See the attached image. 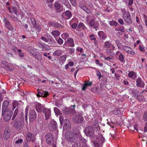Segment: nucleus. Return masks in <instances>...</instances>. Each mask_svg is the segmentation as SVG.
Instances as JSON below:
<instances>
[{
  "label": "nucleus",
  "instance_id": "nucleus-5",
  "mask_svg": "<svg viewBox=\"0 0 147 147\" xmlns=\"http://www.w3.org/2000/svg\"><path fill=\"white\" fill-rule=\"evenodd\" d=\"M65 137L66 140L71 142H73L75 141L74 134L70 131H67L65 134Z\"/></svg>",
  "mask_w": 147,
  "mask_h": 147
},
{
  "label": "nucleus",
  "instance_id": "nucleus-26",
  "mask_svg": "<svg viewBox=\"0 0 147 147\" xmlns=\"http://www.w3.org/2000/svg\"><path fill=\"white\" fill-rule=\"evenodd\" d=\"M48 45L49 46L53 47L55 45L56 42L54 40L51 38L49 39Z\"/></svg>",
  "mask_w": 147,
  "mask_h": 147
},
{
  "label": "nucleus",
  "instance_id": "nucleus-18",
  "mask_svg": "<svg viewBox=\"0 0 147 147\" xmlns=\"http://www.w3.org/2000/svg\"><path fill=\"white\" fill-rule=\"evenodd\" d=\"M43 112L45 113V119L48 120L51 116V111L50 110L46 108Z\"/></svg>",
  "mask_w": 147,
  "mask_h": 147
},
{
  "label": "nucleus",
  "instance_id": "nucleus-43",
  "mask_svg": "<svg viewBox=\"0 0 147 147\" xmlns=\"http://www.w3.org/2000/svg\"><path fill=\"white\" fill-rule=\"evenodd\" d=\"M62 38L66 40L69 37V34L67 33H63L61 35Z\"/></svg>",
  "mask_w": 147,
  "mask_h": 147
},
{
  "label": "nucleus",
  "instance_id": "nucleus-63",
  "mask_svg": "<svg viewBox=\"0 0 147 147\" xmlns=\"http://www.w3.org/2000/svg\"><path fill=\"white\" fill-rule=\"evenodd\" d=\"M55 22L51 21H49L48 22V24L50 26L54 27Z\"/></svg>",
  "mask_w": 147,
  "mask_h": 147
},
{
  "label": "nucleus",
  "instance_id": "nucleus-1",
  "mask_svg": "<svg viewBox=\"0 0 147 147\" xmlns=\"http://www.w3.org/2000/svg\"><path fill=\"white\" fill-rule=\"evenodd\" d=\"M105 141V139L102 135L101 134H99L93 142L95 147H101Z\"/></svg>",
  "mask_w": 147,
  "mask_h": 147
},
{
  "label": "nucleus",
  "instance_id": "nucleus-29",
  "mask_svg": "<svg viewBox=\"0 0 147 147\" xmlns=\"http://www.w3.org/2000/svg\"><path fill=\"white\" fill-rule=\"evenodd\" d=\"M64 13L67 19H69L72 16V13L69 10L66 11Z\"/></svg>",
  "mask_w": 147,
  "mask_h": 147
},
{
  "label": "nucleus",
  "instance_id": "nucleus-11",
  "mask_svg": "<svg viewBox=\"0 0 147 147\" xmlns=\"http://www.w3.org/2000/svg\"><path fill=\"white\" fill-rule=\"evenodd\" d=\"M35 106L36 111L39 113L43 112L46 109L44 107V105L38 102L36 103Z\"/></svg>",
  "mask_w": 147,
  "mask_h": 147
},
{
  "label": "nucleus",
  "instance_id": "nucleus-50",
  "mask_svg": "<svg viewBox=\"0 0 147 147\" xmlns=\"http://www.w3.org/2000/svg\"><path fill=\"white\" fill-rule=\"evenodd\" d=\"M59 119L60 124L61 125H62L63 124L64 120L63 117L62 116H60L59 117Z\"/></svg>",
  "mask_w": 147,
  "mask_h": 147
},
{
  "label": "nucleus",
  "instance_id": "nucleus-59",
  "mask_svg": "<svg viewBox=\"0 0 147 147\" xmlns=\"http://www.w3.org/2000/svg\"><path fill=\"white\" fill-rule=\"evenodd\" d=\"M75 49L74 48L70 49L69 50V53L70 54H74Z\"/></svg>",
  "mask_w": 147,
  "mask_h": 147
},
{
  "label": "nucleus",
  "instance_id": "nucleus-44",
  "mask_svg": "<svg viewBox=\"0 0 147 147\" xmlns=\"http://www.w3.org/2000/svg\"><path fill=\"white\" fill-rule=\"evenodd\" d=\"M89 24L90 27H92L94 26L95 24V21L93 19H91L90 21Z\"/></svg>",
  "mask_w": 147,
  "mask_h": 147
},
{
  "label": "nucleus",
  "instance_id": "nucleus-31",
  "mask_svg": "<svg viewBox=\"0 0 147 147\" xmlns=\"http://www.w3.org/2000/svg\"><path fill=\"white\" fill-rule=\"evenodd\" d=\"M78 134V139L80 142H81L82 143H85L86 142V139H84L83 137L81 136L80 134H79V132Z\"/></svg>",
  "mask_w": 147,
  "mask_h": 147
},
{
  "label": "nucleus",
  "instance_id": "nucleus-49",
  "mask_svg": "<svg viewBox=\"0 0 147 147\" xmlns=\"http://www.w3.org/2000/svg\"><path fill=\"white\" fill-rule=\"evenodd\" d=\"M143 119L144 121H147V111H145L144 114Z\"/></svg>",
  "mask_w": 147,
  "mask_h": 147
},
{
  "label": "nucleus",
  "instance_id": "nucleus-41",
  "mask_svg": "<svg viewBox=\"0 0 147 147\" xmlns=\"http://www.w3.org/2000/svg\"><path fill=\"white\" fill-rule=\"evenodd\" d=\"M55 8L57 10L61 8V5L58 2H56L54 4Z\"/></svg>",
  "mask_w": 147,
  "mask_h": 147
},
{
  "label": "nucleus",
  "instance_id": "nucleus-19",
  "mask_svg": "<svg viewBox=\"0 0 147 147\" xmlns=\"http://www.w3.org/2000/svg\"><path fill=\"white\" fill-rule=\"evenodd\" d=\"M65 43L68 46L73 47L74 46L73 39L71 38H69L66 41Z\"/></svg>",
  "mask_w": 147,
  "mask_h": 147
},
{
  "label": "nucleus",
  "instance_id": "nucleus-30",
  "mask_svg": "<svg viewBox=\"0 0 147 147\" xmlns=\"http://www.w3.org/2000/svg\"><path fill=\"white\" fill-rule=\"evenodd\" d=\"M51 34L54 36V37L55 38L56 40H57L56 38L59 36L60 34V32L57 30L52 31L51 32Z\"/></svg>",
  "mask_w": 147,
  "mask_h": 147
},
{
  "label": "nucleus",
  "instance_id": "nucleus-22",
  "mask_svg": "<svg viewBox=\"0 0 147 147\" xmlns=\"http://www.w3.org/2000/svg\"><path fill=\"white\" fill-rule=\"evenodd\" d=\"M92 125L93 126V128H94L95 130L97 131H99L100 130V128L97 120H94L93 122Z\"/></svg>",
  "mask_w": 147,
  "mask_h": 147
},
{
  "label": "nucleus",
  "instance_id": "nucleus-45",
  "mask_svg": "<svg viewBox=\"0 0 147 147\" xmlns=\"http://www.w3.org/2000/svg\"><path fill=\"white\" fill-rule=\"evenodd\" d=\"M134 75V79H135V78H136V74L134 73L133 72H131L129 73L128 74V76L129 77L132 78V79H133V77Z\"/></svg>",
  "mask_w": 147,
  "mask_h": 147
},
{
  "label": "nucleus",
  "instance_id": "nucleus-42",
  "mask_svg": "<svg viewBox=\"0 0 147 147\" xmlns=\"http://www.w3.org/2000/svg\"><path fill=\"white\" fill-rule=\"evenodd\" d=\"M82 145L78 141H76L74 143V147H82Z\"/></svg>",
  "mask_w": 147,
  "mask_h": 147
},
{
  "label": "nucleus",
  "instance_id": "nucleus-4",
  "mask_svg": "<svg viewBox=\"0 0 147 147\" xmlns=\"http://www.w3.org/2000/svg\"><path fill=\"white\" fill-rule=\"evenodd\" d=\"M85 133L89 137H93L94 133L93 126L92 125H90L87 127L85 129Z\"/></svg>",
  "mask_w": 147,
  "mask_h": 147
},
{
  "label": "nucleus",
  "instance_id": "nucleus-37",
  "mask_svg": "<svg viewBox=\"0 0 147 147\" xmlns=\"http://www.w3.org/2000/svg\"><path fill=\"white\" fill-rule=\"evenodd\" d=\"M55 24L54 27L55 28L60 29L64 27V26H62L61 24L57 23L56 22L55 23Z\"/></svg>",
  "mask_w": 147,
  "mask_h": 147
},
{
  "label": "nucleus",
  "instance_id": "nucleus-56",
  "mask_svg": "<svg viewBox=\"0 0 147 147\" xmlns=\"http://www.w3.org/2000/svg\"><path fill=\"white\" fill-rule=\"evenodd\" d=\"M57 42L59 45H62L63 43V40L61 38H59L57 41Z\"/></svg>",
  "mask_w": 147,
  "mask_h": 147
},
{
  "label": "nucleus",
  "instance_id": "nucleus-32",
  "mask_svg": "<svg viewBox=\"0 0 147 147\" xmlns=\"http://www.w3.org/2000/svg\"><path fill=\"white\" fill-rule=\"evenodd\" d=\"M112 113L115 115H119L120 113V111L119 109L117 108H115V109L112 111Z\"/></svg>",
  "mask_w": 147,
  "mask_h": 147
},
{
  "label": "nucleus",
  "instance_id": "nucleus-12",
  "mask_svg": "<svg viewBox=\"0 0 147 147\" xmlns=\"http://www.w3.org/2000/svg\"><path fill=\"white\" fill-rule=\"evenodd\" d=\"M75 107V105H71L70 107V108L69 109H66L63 110V113L66 115H70L74 112V108Z\"/></svg>",
  "mask_w": 147,
  "mask_h": 147
},
{
  "label": "nucleus",
  "instance_id": "nucleus-51",
  "mask_svg": "<svg viewBox=\"0 0 147 147\" xmlns=\"http://www.w3.org/2000/svg\"><path fill=\"white\" fill-rule=\"evenodd\" d=\"M105 51L106 52L109 54L111 56H112L114 55L112 53L111 50L110 49L107 48V49Z\"/></svg>",
  "mask_w": 147,
  "mask_h": 147
},
{
  "label": "nucleus",
  "instance_id": "nucleus-33",
  "mask_svg": "<svg viewBox=\"0 0 147 147\" xmlns=\"http://www.w3.org/2000/svg\"><path fill=\"white\" fill-rule=\"evenodd\" d=\"M111 45L109 41H107L104 42L103 47L105 48H109Z\"/></svg>",
  "mask_w": 147,
  "mask_h": 147
},
{
  "label": "nucleus",
  "instance_id": "nucleus-47",
  "mask_svg": "<svg viewBox=\"0 0 147 147\" xmlns=\"http://www.w3.org/2000/svg\"><path fill=\"white\" fill-rule=\"evenodd\" d=\"M54 111L56 115H60L61 114V112L58 109L57 107H55L54 109Z\"/></svg>",
  "mask_w": 147,
  "mask_h": 147
},
{
  "label": "nucleus",
  "instance_id": "nucleus-57",
  "mask_svg": "<svg viewBox=\"0 0 147 147\" xmlns=\"http://www.w3.org/2000/svg\"><path fill=\"white\" fill-rule=\"evenodd\" d=\"M55 105L57 107H60L61 106L62 103L61 102H56L55 103Z\"/></svg>",
  "mask_w": 147,
  "mask_h": 147
},
{
  "label": "nucleus",
  "instance_id": "nucleus-15",
  "mask_svg": "<svg viewBox=\"0 0 147 147\" xmlns=\"http://www.w3.org/2000/svg\"><path fill=\"white\" fill-rule=\"evenodd\" d=\"M63 128L66 129H69L71 128V124L69 120L67 119H65L64 120Z\"/></svg>",
  "mask_w": 147,
  "mask_h": 147
},
{
  "label": "nucleus",
  "instance_id": "nucleus-48",
  "mask_svg": "<svg viewBox=\"0 0 147 147\" xmlns=\"http://www.w3.org/2000/svg\"><path fill=\"white\" fill-rule=\"evenodd\" d=\"M109 24L111 26L114 25L115 26H117L118 24L117 22L113 20L110 21Z\"/></svg>",
  "mask_w": 147,
  "mask_h": 147
},
{
  "label": "nucleus",
  "instance_id": "nucleus-35",
  "mask_svg": "<svg viewBox=\"0 0 147 147\" xmlns=\"http://www.w3.org/2000/svg\"><path fill=\"white\" fill-rule=\"evenodd\" d=\"M62 54L61 51L60 50H57L55 51L53 53V55L55 56H59Z\"/></svg>",
  "mask_w": 147,
  "mask_h": 147
},
{
  "label": "nucleus",
  "instance_id": "nucleus-9",
  "mask_svg": "<svg viewBox=\"0 0 147 147\" xmlns=\"http://www.w3.org/2000/svg\"><path fill=\"white\" fill-rule=\"evenodd\" d=\"M33 27L38 32L40 30V25L38 23H36L35 19L34 18H30Z\"/></svg>",
  "mask_w": 147,
  "mask_h": 147
},
{
  "label": "nucleus",
  "instance_id": "nucleus-6",
  "mask_svg": "<svg viewBox=\"0 0 147 147\" xmlns=\"http://www.w3.org/2000/svg\"><path fill=\"white\" fill-rule=\"evenodd\" d=\"M84 120L83 117L79 115L74 116L72 118L73 122L77 124L82 123Z\"/></svg>",
  "mask_w": 147,
  "mask_h": 147
},
{
  "label": "nucleus",
  "instance_id": "nucleus-24",
  "mask_svg": "<svg viewBox=\"0 0 147 147\" xmlns=\"http://www.w3.org/2000/svg\"><path fill=\"white\" fill-rule=\"evenodd\" d=\"M38 46L40 48L42 49V51H46L48 49L47 48V45L45 44L42 42H39L38 43Z\"/></svg>",
  "mask_w": 147,
  "mask_h": 147
},
{
  "label": "nucleus",
  "instance_id": "nucleus-16",
  "mask_svg": "<svg viewBox=\"0 0 147 147\" xmlns=\"http://www.w3.org/2000/svg\"><path fill=\"white\" fill-rule=\"evenodd\" d=\"M10 130L9 128H6L5 129L3 135V138L5 140L9 139L10 135Z\"/></svg>",
  "mask_w": 147,
  "mask_h": 147
},
{
  "label": "nucleus",
  "instance_id": "nucleus-17",
  "mask_svg": "<svg viewBox=\"0 0 147 147\" xmlns=\"http://www.w3.org/2000/svg\"><path fill=\"white\" fill-rule=\"evenodd\" d=\"M49 93L48 92L44 91L42 90H39L38 91V94L37 96H41L43 97H46L48 95Z\"/></svg>",
  "mask_w": 147,
  "mask_h": 147
},
{
  "label": "nucleus",
  "instance_id": "nucleus-53",
  "mask_svg": "<svg viewBox=\"0 0 147 147\" xmlns=\"http://www.w3.org/2000/svg\"><path fill=\"white\" fill-rule=\"evenodd\" d=\"M103 57L105 60H108L109 61H111L113 60V59L110 57H106L105 56H104Z\"/></svg>",
  "mask_w": 147,
  "mask_h": 147
},
{
  "label": "nucleus",
  "instance_id": "nucleus-3",
  "mask_svg": "<svg viewBox=\"0 0 147 147\" xmlns=\"http://www.w3.org/2000/svg\"><path fill=\"white\" fill-rule=\"evenodd\" d=\"M123 18L125 21L128 24L131 25L132 24V20L130 13L125 12L123 15Z\"/></svg>",
  "mask_w": 147,
  "mask_h": 147
},
{
  "label": "nucleus",
  "instance_id": "nucleus-34",
  "mask_svg": "<svg viewBox=\"0 0 147 147\" xmlns=\"http://www.w3.org/2000/svg\"><path fill=\"white\" fill-rule=\"evenodd\" d=\"M13 108V109L17 107V108H20V105H19L18 102H13L12 103Z\"/></svg>",
  "mask_w": 147,
  "mask_h": 147
},
{
  "label": "nucleus",
  "instance_id": "nucleus-52",
  "mask_svg": "<svg viewBox=\"0 0 147 147\" xmlns=\"http://www.w3.org/2000/svg\"><path fill=\"white\" fill-rule=\"evenodd\" d=\"M79 6L81 8L83 9L84 11L86 7L85 5L83 3H80Z\"/></svg>",
  "mask_w": 147,
  "mask_h": 147
},
{
  "label": "nucleus",
  "instance_id": "nucleus-64",
  "mask_svg": "<svg viewBox=\"0 0 147 147\" xmlns=\"http://www.w3.org/2000/svg\"><path fill=\"white\" fill-rule=\"evenodd\" d=\"M96 75L97 76H98V79H100L101 77H102V76L101 75L100 72L99 71H97L96 72Z\"/></svg>",
  "mask_w": 147,
  "mask_h": 147
},
{
  "label": "nucleus",
  "instance_id": "nucleus-54",
  "mask_svg": "<svg viewBox=\"0 0 147 147\" xmlns=\"http://www.w3.org/2000/svg\"><path fill=\"white\" fill-rule=\"evenodd\" d=\"M28 109H27V108H26V110L25 111V118L26 121H27L28 120Z\"/></svg>",
  "mask_w": 147,
  "mask_h": 147
},
{
  "label": "nucleus",
  "instance_id": "nucleus-10",
  "mask_svg": "<svg viewBox=\"0 0 147 147\" xmlns=\"http://www.w3.org/2000/svg\"><path fill=\"white\" fill-rule=\"evenodd\" d=\"M37 117V114L36 112L33 110H30L29 112V117L30 121H34Z\"/></svg>",
  "mask_w": 147,
  "mask_h": 147
},
{
  "label": "nucleus",
  "instance_id": "nucleus-28",
  "mask_svg": "<svg viewBox=\"0 0 147 147\" xmlns=\"http://www.w3.org/2000/svg\"><path fill=\"white\" fill-rule=\"evenodd\" d=\"M90 37V40H94V44L95 46H97L98 45V41L96 39L95 37L93 38H91L92 37H94V34H91L89 36Z\"/></svg>",
  "mask_w": 147,
  "mask_h": 147
},
{
  "label": "nucleus",
  "instance_id": "nucleus-39",
  "mask_svg": "<svg viewBox=\"0 0 147 147\" xmlns=\"http://www.w3.org/2000/svg\"><path fill=\"white\" fill-rule=\"evenodd\" d=\"M36 49L34 48H31L30 50H28V52L31 54L33 56L35 55Z\"/></svg>",
  "mask_w": 147,
  "mask_h": 147
},
{
  "label": "nucleus",
  "instance_id": "nucleus-60",
  "mask_svg": "<svg viewBox=\"0 0 147 147\" xmlns=\"http://www.w3.org/2000/svg\"><path fill=\"white\" fill-rule=\"evenodd\" d=\"M41 39L45 42H47L48 41L49 39H47L45 37L42 36L41 37Z\"/></svg>",
  "mask_w": 147,
  "mask_h": 147
},
{
  "label": "nucleus",
  "instance_id": "nucleus-2",
  "mask_svg": "<svg viewBox=\"0 0 147 147\" xmlns=\"http://www.w3.org/2000/svg\"><path fill=\"white\" fill-rule=\"evenodd\" d=\"M13 113L11 109H6L2 111V115L3 116L4 120L6 121H8L11 119Z\"/></svg>",
  "mask_w": 147,
  "mask_h": 147
},
{
  "label": "nucleus",
  "instance_id": "nucleus-8",
  "mask_svg": "<svg viewBox=\"0 0 147 147\" xmlns=\"http://www.w3.org/2000/svg\"><path fill=\"white\" fill-rule=\"evenodd\" d=\"M46 140L47 143L49 145L53 144L54 143L53 135L50 133H48L46 136Z\"/></svg>",
  "mask_w": 147,
  "mask_h": 147
},
{
  "label": "nucleus",
  "instance_id": "nucleus-40",
  "mask_svg": "<svg viewBox=\"0 0 147 147\" xmlns=\"http://www.w3.org/2000/svg\"><path fill=\"white\" fill-rule=\"evenodd\" d=\"M34 57L36 59L39 61H40L42 58V56H41L40 53H39L38 54H36Z\"/></svg>",
  "mask_w": 147,
  "mask_h": 147
},
{
  "label": "nucleus",
  "instance_id": "nucleus-61",
  "mask_svg": "<svg viewBox=\"0 0 147 147\" xmlns=\"http://www.w3.org/2000/svg\"><path fill=\"white\" fill-rule=\"evenodd\" d=\"M71 4L74 6H76V0H69Z\"/></svg>",
  "mask_w": 147,
  "mask_h": 147
},
{
  "label": "nucleus",
  "instance_id": "nucleus-20",
  "mask_svg": "<svg viewBox=\"0 0 147 147\" xmlns=\"http://www.w3.org/2000/svg\"><path fill=\"white\" fill-rule=\"evenodd\" d=\"M136 85L140 87H143L144 86V84L143 81L142 80L141 78H138L136 81Z\"/></svg>",
  "mask_w": 147,
  "mask_h": 147
},
{
  "label": "nucleus",
  "instance_id": "nucleus-58",
  "mask_svg": "<svg viewBox=\"0 0 147 147\" xmlns=\"http://www.w3.org/2000/svg\"><path fill=\"white\" fill-rule=\"evenodd\" d=\"M13 51H14L15 52H21L22 51V50L20 49H18L16 47H14L13 49Z\"/></svg>",
  "mask_w": 147,
  "mask_h": 147
},
{
  "label": "nucleus",
  "instance_id": "nucleus-46",
  "mask_svg": "<svg viewBox=\"0 0 147 147\" xmlns=\"http://www.w3.org/2000/svg\"><path fill=\"white\" fill-rule=\"evenodd\" d=\"M17 119L18 118L19 119V120H20V121L22 122V121H24V116L23 114H21L20 115L19 117L18 116L17 117H16V119Z\"/></svg>",
  "mask_w": 147,
  "mask_h": 147
},
{
  "label": "nucleus",
  "instance_id": "nucleus-14",
  "mask_svg": "<svg viewBox=\"0 0 147 147\" xmlns=\"http://www.w3.org/2000/svg\"><path fill=\"white\" fill-rule=\"evenodd\" d=\"M26 140L27 142L32 141L34 142L35 140V138L33 134H32L31 133L29 132L26 135Z\"/></svg>",
  "mask_w": 147,
  "mask_h": 147
},
{
  "label": "nucleus",
  "instance_id": "nucleus-38",
  "mask_svg": "<svg viewBox=\"0 0 147 147\" xmlns=\"http://www.w3.org/2000/svg\"><path fill=\"white\" fill-rule=\"evenodd\" d=\"M125 28L123 26H120V27L118 28L116 30V31H120L121 32H124Z\"/></svg>",
  "mask_w": 147,
  "mask_h": 147
},
{
  "label": "nucleus",
  "instance_id": "nucleus-23",
  "mask_svg": "<svg viewBox=\"0 0 147 147\" xmlns=\"http://www.w3.org/2000/svg\"><path fill=\"white\" fill-rule=\"evenodd\" d=\"M123 49L126 52L130 54H131L132 55H134L135 54V53L133 51L132 49L127 46L124 47H123Z\"/></svg>",
  "mask_w": 147,
  "mask_h": 147
},
{
  "label": "nucleus",
  "instance_id": "nucleus-27",
  "mask_svg": "<svg viewBox=\"0 0 147 147\" xmlns=\"http://www.w3.org/2000/svg\"><path fill=\"white\" fill-rule=\"evenodd\" d=\"M92 84V82H88L86 83H84L82 88V90H85L87 86H91Z\"/></svg>",
  "mask_w": 147,
  "mask_h": 147
},
{
  "label": "nucleus",
  "instance_id": "nucleus-21",
  "mask_svg": "<svg viewBox=\"0 0 147 147\" xmlns=\"http://www.w3.org/2000/svg\"><path fill=\"white\" fill-rule=\"evenodd\" d=\"M50 126L53 130H56L57 128V125L56 121L53 120L50 121Z\"/></svg>",
  "mask_w": 147,
  "mask_h": 147
},
{
  "label": "nucleus",
  "instance_id": "nucleus-36",
  "mask_svg": "<svg viewBox=\"0 0 147 147\" xmlns=\"http://www.w3.org/2000/svg\"><path fill=\"white\" fill-rule=\"evenodd\" d=\"M118 59L122 63H124L125 62L124 59V56L122 54H120L119 55Z\"/></svg>",
  "mask_w": 147,
  "mask_h": 147
},
{
  "label": "nucleus",
  "instance_id": "nucleus-55",
  "mask_svg": "<svg viewBox=\"0 0 147 147\" xmlns=\"http://www.w3.org/2000/svg\"><path fill=\"white\" fill-rule=\"evenodd\" d=\"M1 63L7 67H8V66L9 65L8 63L7 62L4 61H2L1 62Z\"/></svg>",
  "mask_w": 147,
  "mask_h": 147
},
{
  "label": "nucleus",
  "instance_id": "nucleus-25",
  "mask_svg": "<svg viewBox=\"0 0 147 147\" xmlns=\"http://www.w3.org/2000/svg\"><path fill=\"white\" fill-rule=\"evenodd\" d=\"M9 103V102H3V104L2 111L5 110L7 109H10L8 107Z\"/></svg>",
  "mask_w": 147,
  "mask_h": 147
},
{
  "label": "nucleus",
  "instance_id": "nucleus-62",
  "mask_svg": "<svg viewBox=\"0 0 147 147\" xmlns=\"http://www.w3.org/2000/svg\"><path fill=\"white\" fill-rule=\"evenodd\" d=\"M6 27L9 30H13V28L12 27L11 24L7 26Z\"/></svg>",
  "mask_w": 147,
  "mask_h": 147
},
{
  "label": "nucleus",
  "instance_id": "nucleus-7",
  "mask_svg": "<svg viewBox=\"0 0 147 147\" xmlns=\"http://www.w3.org/2000/svg\"><path fill=\"white\" fill-rule=\"evenodd\" d=\"M16 120L17 121H14L13 123V125L18 130L22 129L23 127V123L20 121V120H19L18 118H16Z\"/></svg>",
  "mask_w": 147,
  "mask_h": 147
},
{
  "label": "nucleus",
  "instance_id": "nucleus-13",
  "mask_svg": "<svg viewBox=\"0 0 147 147\" xmlns=\"http://www.w3.org/2000/svg\"><path fill=\"white\" fill-rule=\"evenodd\" d=\"M98 35L100 40L101 41L105 40L107 38V35L102 31H100L98 32Z\"/></svg>",
  "mask_w": 147,
  "mask_h": 147
}]
</instances>
